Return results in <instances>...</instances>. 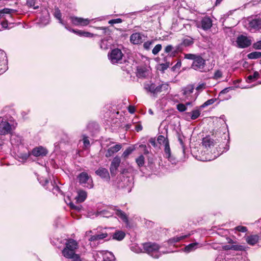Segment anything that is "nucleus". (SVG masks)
<instances>
[{
    "mask_svg": "<svg viewBox=\"0 0 261 261\" xmlns=\"http://www.w3.org/2000/svg\"><path fill=\"white\" fill-rule=\"evenodd\" d=\"M144 36L139 33H133L130 36V41L134 44H139L141 43L143 40Z\"/></svg>",
    "mask_w": 261,
    "mask_h": 261,
    "instance_id": "obj_18",
    "label": "nucleus"
},
{
    "mask_svg": "<svg viewBox=\"0 0 261 261\" xmlns=\"http://www.w3.org/2000/svg\"><path fill=\"white\" fill-rule=\"evenodd\" d=\"M194 89V86L192 85H189L182 89L183 96H185L186 99L188 100L191 102L194 101L196 98L192 96V95Z\"/></svg>",
    "mask_w": 261,
    "mask_h": 261,
    "instance_id": "obj_10",
    "label": "nucleus"
},
{
    "mask_svg": "<svg viewBox=\"0 0 261 261\" xmlns=\"http://www.w3.org/2000/svg\"><path fill=\"white\" fill-rule=\"evenodd\" d=\"M199 55L192 54H187L185 55V58L189 60H192L195 61L197 57H198Z\"/></svg>",
    "mask_w": 261,
    "mask_h": 261,
    "instance_id": "obj_48",
    "label": "nucleus"
},
{
    "mask_svg": "<svg viewBox=\"0 0 261 261\" xmlns=\"http://www.w3.org/2000/svg\"><path fill=\"white\" fill-rule=\"evenodd\" d=\"M107 237L108 233L107 232H99L94 235L91 236V237L89 239V241L91 242L99 241L104 238H106Z\"/></svg>",
    "mask_w": 261,
    "mask_h": 261,
    "instance_id": "obj_26",
    "label": "nucleus"
},
{
    "mask_svg": "<svg viewBox=\"0 0 261 261\" xmlns=\"http://www.w3.org/2000/svg\"><path fill=\"white\" fill-rule=\"evenodd\" d=\"M39 182L44 187H45L47 184H49V181L47 179L41 177L38 178Z\"/></svg>",
    "mask_w": 261,
    "mask_h": 261,
    "instance_id": "obj_54",
    "label": "nucleus"
},
{
    "mask_svg": "<svg viewBox=\"0 0 261 261\" xmlns=\"http://www.w3.org/2000/svg\"><path fill=\"white\" fill-rule=\"evenodd\" d=\"M144 252L155 258H158L162 254L167 253L160 250L161 247L155 243L147 242L143 244Z\"/></svg>",
    "mask_w": 261,
    "mask_h": 261,
    "instance_id": "obj_3",
    "label": "nucleus"
},
{
    "mask_svg": "<svg viewBox=\"0 0 261 261\" xmlns=\"http://www.w3.org/2000/svg\"><path fill=\"white\" fill-rule=\"evenodd\" d=\"M224 250H242L243 247L237 245H229L223 246Z\"/></svg>",
    "mask_w": 261,
    "mask_h": 261,
    "instance_id": "obj_37",
    "label": "nucleus"
},
{
    "mask_svg": "<svg viewBox=\"0 0 261 261\" xmlns=\"http://www.w3.org/2000/svg\"><path fill=\"white\" fill-rule=\"evenodd\" d=\"M14 11V10L9 8H4L0 10V23L3 28L9 29L12 27H9V24L11 25L13 23L9 21L12 19L11 13Z\"/></svg>",
    "mask_w": 261,
    "mask_h": 261,
    "instance_id": "obj_5",
    "label": "nucleus"
},
{
    "mask_svg": "<svg viewBox=\"0 0 261 261\" xmlns=\"http://www.w3.org/2000/svg\"><path fill=\"white\" fill-rule=\"evenodd\" d=\"M21 137L15 134H12L10 138V142L13 145H19L21 143Z\"/></svg>",
    "mask_w": 261,
    "mask_h": 261,
    "instance_id": "obj_28",
    "label": "nucleus"
},
{
    "mask_svg": "<svg viewBox=\"0 0 261 261\" xmlns=\"http://www.w3.org/2000/svg\"><path fill=\"white\" fill-rule=\"evenodd\" d=\"M51 186L52 187V188H50L48 187H46V189H48L49 190H51L52 192L54 194L57 195L58 193H60L61 192V190L59 188V187L57 186H55L52 183H51Z\"/></svg>",
    "mask_w": 261,
    "mask_h": 261,
    "instance_id": "obj_41",
    "label": "nucleus"
},
{
    "mask_svg": "<svg viewBox=\"0 0 261 261\" xmlns=\"http://www.w3.org/2000/svg\"><path fill=\"white\" fill-rule=\"evenodd\" d=\"M157 89H158V94L161 92H167L170 89V86L168 83H162L157 85Z\"/></svg>",
    "mask_w": 261,
    "mask_h": 261,
    "instance_id": "obj_29",
    "label": "nucleus"
},
{
    "mask_svg": "<svg viewBox=\"0 0 261 261\" xmlns=\"http://www.w3.org/2000/svg\"><path fill=\"white\" fill-rule=\"evenodd\" d=\"M173 49V46L171 45H167L165 48V52L166 53H169L172 51Z\"/></svg>",
    "mask_w": 261,
    "mask_h": 261,
    "instance_id": "obj_60",
    "label": "nucleus"
},
{
    "mask_svg": "<svg viewBox=\"0 0 261 261\" xmlns=\"http://www.w3.org/2000/svg\"><path fill=\"white\" fill-rule=\"evenodd\" d=\"M108 59L112 64L122 63L123 54L118 48L112 49L108 55Z\"/></svg>",
    "mask_w": 261,
    "mask_h": 261,
    "instance_id": "obj_6",
    "label": "nucleus"
},
{
    "mask_svg": "<svg viewBox=\"0 0 261 261\" xmlns=\"http://www.w3.org/2000/svg\"><path fill=\"white\" fill-rule=\"evenodd\" d=\"M232 89V87H227V88H226L225 89H224L223 90H222L220 93V94H225V93H228L230 90H231Z\"/></svg>",
    "mask_w": 261,
    "mask_h": 261,
    "instance_id": "obj_59",
    "label": "nucleus"
},
{
    "mask_svg": "<svg viewBox=\"0 0 261 261\" xmlns=\"http://www.w3.org/2000/svg\"><path fill=\"white\" fill-rule=\"evenodd\" d=\"M130 248L133 252H136L137 253L144 252V251H143V249L138 245L136 244L133 245L131 246Z\"/></svg>",
    "mask_w": 261,
    "mask_h": 261,
    "instance_id": "obj_43",
    "label": "nucleus"
},
{
    "mask_svg": "<svg viewBox=\"0 0 261 261\" xmlns=\"http://www.w3.org/2000/svg\"><path fill=\"white\" fill-rule=\"evenodd\" d=\"M6 57L5 53L0 50V74L7 70Z\"/></svg>",
    "mask_w": 261,
    "mask_h": 261,
    "instance_id": "obj_20",
    "label": "nucleus"
},
{
    "mask_svg": "<svg viewBox=\"0 0 261 261\" xmlns=\"http://www.w3.org/2000/svg\"><path fill=\"white\" fill-rule=\"evenodd\" d=\"M136 162L139 167H142L145 163V158L143 155H140L136 159Z\"/></svg>",
    "mask_w": 261,
    "mask_h": 261,
    "instance_id": "obj_42",
    "label": "nucleus"
},
{
    "mask_svg": "<svg viewBox=\"0 0 261 261\" xmlns=\"http://www.w3.org/2000/svg\"><path fill=\"white\" fill-rule=\"evenodd\" d=\"M69 31L72 32L76 35H79L81 37H88V38H92L94 36H97L96 34H94L92 33H91L88 32H86L84 31H81V30H76L74 29H70L68 27V30Z\"/></svg>",
    "mask_w": 261,
    "mask_h": 261,
    "instance_id": "obj_22",
    "label": "nucleus"
},
{
    "mask_svg": "<svg viewBox=\"0 0 261 261\" xmlns=\"http://www.w3.org/2000/svg\"><path fill=\"white\" fill-rule=\"evenodd\" d=\"M47 153V150L41 146L35 147L31 152V154L36 157L45 156Z\"/></svg>",
    "mask_w": 261,
    "mask_h": 261,
    "instance_id": "obj_12",
    "label": "nucleus"
},
{
    "mask_svg": "<svg viewBox=\"0 0 261 261\" xmlns=\"http://www.w3.org/2000/svg\"><path fill=\"white\" fill-rule=\"evenodd\" d=\"M198 28L201 27L203 30L206 31L210 29L212 26V21L209 17H204L201 20L200 23H197Z\"/></svg>",
    "mask_w": 261,
    "mask_h": 261,
    "instance_id": "obj_11",
    "label": "nucleus"
},
{
    "mask_svg": "<svg viewBox=\"0 0 261 261\" xmlns=\"http://www.w3.org/2000/svg\"><path fill=\"white\" fill-rule=\"evenodd\" d=\"M205 65V60L199 56L195 61H193L191 68L195 70L204 72H206Z\"/></svg>",
    "mask_w": 261,
    "mask_h": 261,
    "instance_id": "obj_8",
    "label": "nucleus"
},
{
    "mask_svg": "<svg viewBox=\"0 0 261 261\" xmlns=\"http://www.w3.org/2000/svg\"><path fill=\"white\" fill-rule=\"evenodd\" d=\"M122 22V20L120 18H116L114 19H111L109 21V23L111 24H113L115 23H120Z\"/></svg>",
    "mask_w": 261,
    "mask_h": 261,
    "instance_id": "obj_55",
    "label": "nucleus"
},
{
    "mask_svg": "<svg viewBox=\"0 0 261 261\" xmlns=\"http://www.w3.org/2000/svg\"><path fill=\"white\" fill-rule=\"evenodd\" d=\"M30 155V153L29 151H28L27 152L23 153L21 155V158L23 160H27Z\"/></svg>",
    "mask_w": 261,
    "mask_h": 261,
    "instance_id": "obj_61",
    "label": "nucleus"
},
{
    "mask_svg": "<svg viewBox=\"0 0 261 261\" xmlns=\"http://www.w3.org/2000/svg\"><path fill=\"white\" fill-rule=\"evenodd\" d=\"M237 43L239 47L245 48L251 44L250 40L247 37L241 35L237 38Z\"/></svg>",
    "mask_w": 261,
    "mask_h": 261,
    "instance_id": "obj_14",
    "label": "nucleus"
},
{
    "mask_svg": "<svg viewBox=\"0 0 261 261\" xmlns=\"http://www.w3.org/2000/svg\"><path fill=\"white\" fill-rule=\"evenodd\" d=\"M125 236V233L123 231L117 230L112 236V238L114 240L117 241L122 240Z\"/></svg>",
    "mask_w": 261,
    "mask_h": 261,
    "instance_id": "obj_31",
    "label": "nucleus"
},
{
    "mask_svg": "<svg viewBox=\"0 0 261 261\" xmlns=\"http://www.w3.org/2000/svg\"><path fill=\"white\" fill-rule=\"evenodd\" d=\"M231 261H248V259L246 258H243L242 257H238L237 259H232Z\"/></svg>",
    "mask_w": 261,
    "mask_h": 261,
    "instance_id": "obj_63",
    "label": "nucleus"
},
{
    "mask_svg": "<svg viewBox=\"0 0 261 261\" xmlns=\"http://www.w3.org/2000/svg\"><path fill=\"white\" fill-rule=\"evenodd\" d=\"M158 141L160 144L162 143H164L165 145L166 142H168V140H166L165 137L163 136L160 135L158 138Z\"/></svg>",
    "mask_w": 261,
    "mask_h": 261,
    "instance_id": "obj_56",
    "label": "nucleus"
},
{
    "mask_svg": "<svg viewBox=\"0 0 261 261\" xmlns=\"http://www.w3.org/2000/svg\"><path fill=\"white\" fill-rule=\"evenodd\" d=\"M162 49V45L161 44H157L154 46L152 50V53L153 55L158 54Z\"/></svg>",
    "mask_w": 261,
    "mask_h": 261,
    "instance_id": "obj_50",
    "label": "nucleus"
},
{
    "mask_svg": "<svg viewBox=\"0 0 261 261\" xmlns=\"http://www.w3.org/2000/svg\"><path fill=\"white\" fill-rule=\"evenodd\" d=\"M164 151L166 158L169 159L171 156V152L168 142L165 143Z\"/></svg>",
    "mask_w": 261,
    "mask_h": 261,
    "instance_id": "obj_40",
    "label": "nucleus"
},
{
    "mask_svg": "<svg viewBox=\"0 0 261 261\" xmlns=\"http://www.w3.org/2000/svg\"><path fill=\"white\" fill-rule=\"evenodd\" d=\"M258 238L257 235H251L247 238L246 241L249 245H254L258 242Z\"/></svg>",
    "mask_w": 261,
    "mask_h": 261,
    "instance_id": "obj_35",
    "label": "nucleus"
},
{
    "mask_svg": "<svg viewBox=\"0 0 261 261\" xmlns=\"http://www.w3.org/2000/svg\"><path fill=\"white\" fill-rule=\"evenodd\" d=\"M122 148V145L120 144H117L113 146H110L107 149L105 154L107 158H109L113 156L115 153L118 152Z\"/></svg>",
    "mask_w": 261,
    "mask_h": 261,
    "instance_id": "obj_16",
    "label": "nucleus"
},
{
    "mask_svg": "<svg viewBox=\"0 0 261 261\" xmlns=\"http://www.w3.org/2000/svg\"><path fill=\"white\" fill-rule=\"evenodd\" d=\"M177 109L181 112H184L187 110V107L185 105L179 103L177 105Z\"/></svg>",
    "mask_w": 261,
    "mask_h": 261,
    "instance_id": "obj_53",
    "label": "nucleus"
},
{
    "mask_svg": "<svg viewBox=\"0 0 261 261\" xmlns=\"http://www.w3.org/2000/svg\"><path fill=\"white\" fill-rule=\"evenodd\" d=\"M109 38L102 39L100 42V47L102 49L107 50L111 46V43L109 42Z\"/></svg>",
    "mask_w": 261,
    "mask_h": 261,
    "instance_id": "obj_34",
    "label": "nucleus"
},
{
    "mask_svg": "<svg viewBox=\"0 0 261 261\" xmlns=\"http://www.w3.org/2000/svg\"><path fill=\"white\" fill-rule=\"evenodd\" d=\"M249 28L250 30L259 29L261 28V19L256 18L250 21L249 23Z\"/></svg>",
    "mask_w": 261,
    "mask_h": 261,
    "instance_id": "obj_24",
    "label": "nucleus"
},
{
    "mask_svg": "<svg viewBox=\"0 0 261 261\" xmlns=\"http://www.w3.org/2000/svg\"><path fill=\"white\" fill-rule=\"evenodd\" d=\"M199 247V243H193L186 246L184 248V251L187 253L195 250Z\"/></svg>",
    "mask_w": 261,
    "mask_h": 261,
    "instance_id": "obj_32",
    "label": "nucleus"
},
{
    "mask_svg": "<svg viewBox=\"0 0 261 261\" xmlns=\"http://www.w3.org/2000/svg\"><path fill=\"white\" fill-rule=\"evenodd\" d=\"M135 150L134 146H129L127 148L122 154V158L126 159Z\"/></svg>",
    "mask_w": 261,
    "mask_h": 261,
    "instance_id": "obj_36",
    "label": "nucleus"
},
{
    "mask_svg": "<svg viewBox=\"0 0 261 261\" xmlns=\"http://www.w3.org/2000/svg\"><path fill=\"white\" fill-rule=\"evenodd\" d=\"M222 76V72L220 70H216L213 76L212 77V79L215 80H218L221 78Z\"/></svg>",
    "mask_w": 261,
    "mask_h": 261,
    "instance_id": "obj_47",
    "label": "nucleus"
},
{
    "mask_svg": "<svg viewBox=\"0 0 261 261\" xmlns=\"http://www.w3.org/2000/svg\"><path fill=\"white\" fill-rule=\"evenodd\" d=\"M110 210H113V212H110L107 210H103L100 212H97L96 213L95 216L97 217L100 215L105 217H109L111 215L115 214L118 217H119L122 221H123L126 224H128V220L124 212H122L120 210L117 209L115 206L110 208Z\"/></svg>",
    "mask_w": 261,
    "mask_h": 261,
    "instance_id": "obj_4",
    "label": "nucleus"
},
{
    "mask_svg": "<svg viewBox=\"0 0 261 261\" xmlns=\"http://www.w3.org/2000/svg\"><path fill=\"white\" fill-rule=\"evenodd\" d=\"M11 125L8 122L2 121L0 123V134H8L11 132Z\"/></svg>",
    "mask_w": 261,
    "mask_h": 261,
    "instance_id": "obj_21",
    "label": "nucleus"
},
{
    "mask_svg": "<svg viewBox=\"0 0 261 261\" xmlns=\"http://www.w3.org/2000/svg\"><path fill=\"white\" fill-rule=\"evenodd\" d=\"M163 70H165L169 67V63H166L165 64H162L161 65Z\"/></svg>",
    "mask_w": 261,
    "mask_h": 261,
    "instance_id": "obj_64",
    "label": "nucleus"
},
{
    "mask_svg": "<svg viewBox=\"0 0 261 261\" xmlns=\"http://www.w3.org/2000/svg\"><path fill=\"white\" fill-rule=\"evenodd\" d=\"M54 16L55 17L59 20V22L60 24L64 25L67 30H68V27L67 26L66 23L64 22L62 19L61 16L62 14L60 9L58 8H55Z\"/></svg>",
    "mask_w": 261,
    "mask_h": 261,
    "instance_id": "obj_25",
    "label": "nucleus"
},
{
    "mask_svg": "<svg viewBox=\"0 0 261 261\" xmlns=\"http://www.w3.org/2000/svg\"><path fill=\"white\" fill-rule=\"evenodd\" d=\"M150 73V68L145 66L138 67L137 76L139 77H145Z\"/></svg>",
    "mask_w": 261,
    "mask_h": 261,
    "instance_id": "obj_17",
    "label": "nucleus"
},
{
    "mask_svg": "<svg viewBox=\"0 0 261 261\" xmlns=\"http://www.w3.org/2000/svg\"><path fill=\"white\" fill-rule=\"evenodd\" d=\"M87 196L86 192L84 190H79L77 192V196L76 197V201L78 202H82L85 201Z\"/></svg>",
    "mask_w": 261,
    "mask_h": 261,
    "instance_id": "obj_30",
    "label": "nucleus"
},
{
    "mask_svg": "<svg viewBox=\"0 0 261 261\" xmlns=\"http://www.w3.org/2000/svg\"><path fill=\"white\" fill-rule=\"evenodd\" d=\"M153 43V41H152V40L148 41H146V42H144V43L143 44V47H144V49H145L146 50H149L150 48V47Z\"/></svg>",
    "mask_w": 261,
    "mask_h": 261,
    "instance_id": "obj_51",
    "label": "nucleus"
},
{
    "mask_svg": "<svg viewBox=\"0 0 261 261\" xmlns=\"http://www.w3.org/2000/svg\"><path fill=\"white\" fill-rule=\"evenodd\" d=\"M101 253L103 255V261H115L114 255L112 252L103 251Z\"/></svg>",
    "mask_w": 261,
    "mask_h": 261,
    "instance_id": "obj_27",
    "label": "nucleus"
},
{
    "mask_svg": "<svg viewBox=\"0 0 261 261\" xmlns=\"http://www.w3.org/2000/svg\"><path fill=\"white\" fill-rule=\"evenodd\" d=\"M128 111L131 114L134 113L135 112V107L133 106H129V107H128Z\"/></svg>",
    "mask_w": 261,
    "mask_h": 261,
    "instance_id": "obj_62",
    "label": "nucleus"
},
{
    "mask_svg": "<svg viewBox=\"0 0 261 261\" xmlns=\"http://www.w3.org/2000/svg\"><path fill=\"white\" fill-rule=\"evenodd\" d=\"M78 247V243L75 240L68 239L65 243V246L62 252V254L66 258L71 259L68 261H82L80 256L75 253Z\"/></svg>",
    "mask_w": 261,
    "mask_h": 261,
    "instance_id": "obj_2",
    "label": "nucleus"
},
{
    "mask_svg": "<svg viewBox=\"0 0 261 261\" xmlns=\"http://www.w3.org/2000/svg\"><path fill=\"white\" fill-rule=\"evenodd\" d=\"M206 88V84L205 83H199L196 88L198 93H200Z\"/></svg>",
    "mask_w": 261,
    "mask_h": 261,
    "instance_id": "obj_46",
    "label": "nucleus"
},
{
    "mask_svg": "<svg viewBox=\"0 0 261 261\" xmlns=\"http://www.w3.org/2000/svg\"><path fill=\"white\" fill-rule=\"evenodd\" d=\"M144 88L148 92H150L154 96L158 95V89H157V85L154 83L149 82L144 84Z\"/></svg>",
    "mask_w": 261,
    "mask_h": 261,
    "instance_id": "obj_15",
    "label": "nucleus"
},
{
    "mask_svg": "<svg viewBox=\"0 0 261 261\" xmlns=\"http://www.w3.org/2000/svg\"><path fill=\"white\" fill-rule=\"evenodd\" d=\"M77 179L81 185L84 187L91 189L93 187V180L91 177L86 172L81 173L77 176Z\"/></svg>",
    "mask_w": 261,
    "mask_h": 261,
    "instance_id": "obj_7",
    "label": "nucleus"
},
{
    "mask_svg": "<svg viewBox=\"0 0 261 261\" xmlns=\"http://www.w3.org/2000/svg\"><path fill=\"white\" fill-rule=\"evenodd\" d=\"M248 58L250 59H256L261 57V52L254 51L248 55Z\"/></svg>",
    "mask_w": 261,
    "mask_h": 261,
    "instance_id": "obj_39",
    "label": "nucleus"
},
{
    "mask_svg": "<svg viewBox=\"0 0 261 261\" xmlns=\"http://www.w3.org/2000/svg\"><path fill=\"white\" fill-rule=\"evenodd\" d=\"M121 162L120 158L116 156L113 159L110 168V170L112 175H115L116 173V171L120 165Z\"/></svg>",
    "mask_w": 261,
    "mask_h": 261,
    "instance_id": "obj_13",
    "label": "nucleus"
},
{
    "mask_svg": "<svg viewBox=\"0 0 261 261\" xmlns=\"http://www.w3.org/2000/svg\"><path fill=\"white\" fill-rule=\"evenodd\" d=\"M216 101V98H211L204 102L200 107V108H204L208 106L213 104Z\"/></svg>",
    "mask_w": 261,
    "mask_h": 261,
    "instance_id": "obj_44",
    "label": "nucleus"
},
{
    "mask_svg": "<svg viewBox=\"0 0 261 261\" xmlns=\"http://www.w3.org/2000/svg\"><path fill=\"white\" fill-rule=\"evenodd\" d=\"M253 46L256 49H261V41L254 43Z\"/></svg>",
    "mask_w": 261,
    "mask_h": 261,
    "instance_id": "obj_58",
    "label": "nucleus"
},
{
    "mask_svg": "<svg viewBox=\"0 0 261 261\" xmlns=\"http://www.w3.org/2000/svg\"><path fill=\"white\" fill-rule=\"evenodd\" d=\"M83 141L84 144V148L85 149L88 148L90 146V141L88 139V137L85 135L83 136Z\"/></svg>",
    "mask_w": 261,
    "mask_h": 261,
    "instance_id": "obj_45",
    "label": "nucleus"
},
{
    "mask_svg": "<svg viewBox=\"0 0 261 261\" xmlns=\"http://www.w3.org/2000/svg\"><path fill=\"white\" fill-rule=\"evenodd\" d=\"M234 230L241 232H246L247 231V228L245 226H238L235 227Z\"/></svg>",
    "mask_w": 261,
    "mask_h": 261,
    "instance_id": "obj_52",
    "label": "nucleus"
},
{
    "mask_svg": "<svg viewBox=\"0 0 261 261\" xmlns=\"http://www.w3.org/2000/svg\"><path fill=\"white\" fill-rule=\"evenodd\" d=\"M216 144V142L209 136H206L203 139L202 144L207 148V151H208V148L211 149L210 154H209V152H207V155L205 158L204 161L214 160L228 149V147H224L223 145H221L223 147L220 146L221 145H218L219 149H218L217 147L214 148Z\"/></svg>",
    "mask_w": 261,
    "mask_h": 261,
    "instance_id": "obj_1",
    "label": "nucleus"
},
{
    "mask_svg": "<svg viewBox=\"0 0 261 261\" xmlns=\"http://www.w3.org/2000/svg\"><path fill=\"white\" fill-rule=\"evenodd\" d=\"M200 115V111L198 109L193 110L191 112H187L185 114V118L188 121L195 120L198 118Z\"/></svg>",
    "mask_w": 261,
    "mask_h": 261,
    "instance_id": "obj_19",
    "label": "nucleus"
},
{
    "mask_svg": "<svg viewBox=\"0 0 261 261\" xmlns=\"http://www.w3.org/2000/svg\"><path fill=\"white\" fill-rule=\"evenodd\" d=\"M193 43V39L191 38L185 39L182 41L184 46H189Z\"/></svg>",
    "mask_w": 261,
    "mask_h": 261,
    "instance_id": "obj_49",
    "label": "nucleus"
},
{
    "mask_svg": "<svg viewBox=\"0 0 261 261\" xmlns=\"http://www.w3.org/2000/svg\"><path fill=\"white\" fill-rule=\"evenodd\" d=\"M189 236V235H182L180 236H176L173 238H172L170 239L168 243V244L170 245L174 244L175 243L177 242H179L181 240L187 238Z\"/></svg>",
    "mask_w": 261,
    "mask_h": 261,
    "instance_id": "obj_33",
    "label": "nucleus"
},
{
    "mask_svg": "<svg viewBox=\"0 0 261 261\" xmlns=\"http://www.w3.org/2000/svg\"><path fill=\"white\" fill-rule=\"evenodd\" d=\"M70 207L72 208V209H73V210H75L77 211H80V210H81L82 208V206L81 205H75L73 203H71L70 204Z\"/></svg>",
    "mask_w": 261,
    "mask_h": 261,
    "instance_id": "obj_57",
    "label": "nucleus"
},
{
    "mask_svg": "<svg viewBox=\"0 0 261 261\" xmlns=\"http://www.w3.org/2000/svg\"><path fill=\"white\" fill-rule=\"evenodd\" d=\"M71 22L73 25L77 27H85L95 19H90L89 18H84L83 17L71 16L69 17Z\"/></svg>",
    "mask_w": 261,
    "mask_h": 261,
    "instance_id": "obj_9",
    "label": "nucleus"
},
{
    "mask_svg": "<svg viewBox=\"0 0 261 261\" xmlns=\"http://www.w3.org/2000/svg\"><path fill=\"white\" fill-rule=\"evenodd\" d=\"M259 76V74L257 71H255L252 75H250L247 77V82L250 83L251 81L257 80Z\"/></svg>",
    "mask_w": 261,
    "mask_h": 261,
    "instance_id": "obj_38",
    "label": "nucleus"
},
{
    "mask_svg": "<svg viewBox=\"0 0 261 261\" xmlns=\"http://www.w3.org/2000/svg\"><path fill=\"white\" fill-rule=\"evenodd\" d=\"M96 174L106 180L110 179L109 173L108 170L105 168H99L95 172Z\"/></svg>",
    "mask_w": 261,
    "mask_h": 261,
    "instance_id": "obj_23",
    "label": "nucleus"
}]
</instances>
